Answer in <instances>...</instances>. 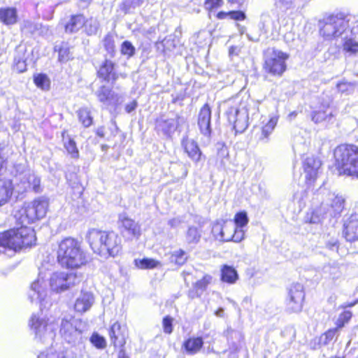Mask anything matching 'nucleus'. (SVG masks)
I'll return each instance as SVG.
<instances>
[{
	"instance_id": "f3484780",
	"label": "nucleus",
	"mask_w": 358,
	"mask_h": 358,
	"mask_svg": "<svg viewBox=\"0 0 358 358\" xmlns=\"http://www.w3.org/2000/svg\"><path fill=\"white\" fill-rule=\"evenodd\" d=\"M245 237V231L241 229H236L234 224L231 222H227L223 224L222 232L219 236L220 241L241 242Z\"/></svg>"
},
{
	"instance_id": "ddd939ff",
	"label": "nucleus",
	"mask_w": 358,
	"mask_h": 358,
	"mask_svg": "<svg viewBox=\"0 0 358 358\" xmlns=\"http://www.w3.org/2000/svg\"><path fill=\"white\" fill-rule=\"evenodd\" d=\"M331 101V99L328 97L321 102L318 109L312 112L311 117L315 123H320L322 122L329 123L333 122L336 115L334 110L330 108Z\"/></svg>"
},
{
	"instance_id": "37998d69",
	"label": "nucleus",
	"mask_w": 358,
	"mask_h": 358,
	"mask_svg": "<svg viewBox=\"0 0 358 358\" xmlns=\"http://www.w3.org/2000/svg\"><path fill=\"white\" fill-rule=\"evenodd\" d=\"M343 47V50L350 55L356 54L358 52V42L352 38H345Z\"/></svg>"
},
{
	"instance_id": "338daca9",
	"label": "nucleus",
	"mask_w": 358,
	"mask_h": 358,
	"mask_svg": "<svg viewBox=\"0 0 358 358\" xmlns=\"http://www.w3.org/2000/svg\"><path fill=\"white\" fill-rule=\"evenodd\" d=\"M268 135V129L266 126L264 127L262 129L261 136L259 137L260 139H264L266 138Z\"/></svg>"
},
{
	"instance_id": "7c9ffc66",
	"label": "nucleus",
	"mask_w": 358,
	"mask_h": 358,
	"mask_svg": "<svg viewBox=\"0 0 358 358\" xmlns=\"http://www.w3.org/2000/svg\"><path fill=\"white\" fill-rule=\"evenodd\" d=\"M201 237V230L196 227L191 226L187 229L185 233V241L188 245L192 247L200 241Z\"/></svg>"
},
{
	"instance_id": "79ce46f5",
	"label": "nucleus",
	"mask_w": 358,
	"mask_h": 358,
	"mask_svg": "<svg viewBox=\"0 0 358 358\" xmlns=\"http://www.w3.org/2000/svg\"><path fill=\"white\" fill-rule=\"evenodd\" d=\"M79 120L85 127H90L92 123V117L90 111L87 108H80L78 111Z\"/></svg>"
},
{
	"instance_id": "aec40b11",
	"label": "nucleus",
	"mask_w": 358,
	"mask_h": 358,
	"mask_svg": "<svg viewBox=\"0 0 358 358\" xmlns=\"http://www.w3.org/2000/svg\"><path fill=\"white\" fill-rule=\"evenodd\" d=\"M106 231H99L95 229H90L87 234L88 243L94 251L102 257V250L103 249Z\"/></svg>"
},
{
	"instance_id": "4d7b16f0",
	"label": "nucleus",
	"mask_w": 358,
	"mask_h": 358,
	"mask_svg": "<svg viewBox=\"0 0 358 358\" xmlns=\"http://www.w3.org/2000/svg\"><path fill=\"white\" fill-rule=\"evenodd\" d=\"M246 17L245 14L243 11H230L229 12V18L238 21H241L245 20Z\"/></svg>"
},
{
	"instance_id": "5701e85b",
	"label": "nucleus",
	"mask_w": 358,
	"mask_h": 358,
	"mask_svg": "<svg viewBox=\"0 0 358 358\" xmlns=\"http://www.w3.org/2000/svg\"><path fill=\"white\" fill-rule=\"evenodd\" d=\"M343 234L348 241H358V213L350 215L348 222L345 224Z\"/></svg>"
},
{
	"instance_id": "a211bd4d",
	"label": "nucleus",
	"mask_w": 358,
	"mask_h": 358,
	"mask_svg": "<svg viewBox=\"0 0 358 358\" xmlns=\"http://www.w3.org/2000/svg\"><path fill=\"white\" fill-rule=\"evenodd\" d=\"M121 231L129 238H138L141 235V227L132 219L122 214L119 217Z\"/></svg>"
},
{
	"instance_id": "f8f14e48",
	"label": "nucleus",
	"mask_w": 358,
	"mask_h": 358,
	"mask_svg": "<svg viewBox=\"0 0 358 358\" xmlns=\"http://www.w3.org/2000/svg\"><path fill=\"white\" fill-rule=\"evenodd\" d=\"M48 295L47 281L45 276L40 270L38 278L30 285L28 297L32 303H41Z\"/></svg>"
},
{
	"instance_id": "4468645a",
	"label": "nucleus",
	"mask_w": 358,
	"mask_h": 358,
	"mask_svg": "<svg viewBox=\"0 0 358 358\" xmlns=\"http://www.w3.org/2000/svg\"><path fill=\"white\" fill-rule=\"evenodd\" d=\"M104 246L102 250V257H115L120 252L121 238L113 231H106Z\"/></svg>"
},
{
	"instance_id": "ea45409f",
	"label": "nucleus",
	"mask_w": 358,
	"mask_h": 358,
	"mask_svg": "<svg viewBox=\"0 0 358 358\" xmlns=\"http://www.w3.org/2000/svg\"><path fill=\"white\" fill-rule=\"evenodd\" d=\"M248 221L249 220L246 212L241 211L235 215L234 222L233 223L234 224L236 229H243V227L247 226Z\"/></svg>"
},
{
	"instance_id": "bb28decb",
	"label": "nucleus",
	"mask_w": 358,
	"mask_h": 358,
	"mask_svg": "<svg viewBox=\"0 0 358 358\" xmlns=\"http://www.w3.org/2000/svg\"><path fill=\"white\" fill-rule=\"evenodd\" d=\"M178 124L177 118L164 120L162 118L157 121L156 128L164 135L170 136L176 129Z\"/></svg>"
},
{
	"instance_id": "5fc2aeb1",
	"label": "nucleus",
	"mask_w": 358,
	"mask_h": 358,
	"mask_svg": "<svg viewBox=\"0 0 358 358\" xmlns=\"http://www.w3.org/2000/svg\"><path fill=\"white\" fill-rule=\"evenodd\" d=\"M103 45L108 52H114L115 43L112 36H106L103 40Z\"/></svg>"
},
{
	"instance_id": "2eb2a0df",
	"label": "nucleus",
	"mask_w": 358,
	"mask_h": 358,
	"mask_svg": "<svg viewBox=\"0 0 358 358\" xmlns=\"http://www.w3.org/2000/svg\"><path fill=\"white\" fill-rule=\"evenodd\" d=\"M321 162L314 156L307 157L303 162L305 180L308 186H311L315 181Z\"/></svg>"
},
{
	"instance_id": "69168bd1",
	"label": "nucleus",
	"mask_w": 358,
	"mask_h": 358,
	"mask_svg": "<svg viewBox=\"0 0 358 358\" xmlns=\"http://www.w3.org/2000/svg\"><path fill=\"white\" fill-rule=\"evenodd\" d=\"M49 32V28L46 26H43L41 24V28H39V31H38L37 34L41 36H46Z\"/></svg>"
},
{
	"instance_id": "1a4fd4ad",
	"label": "nucleus",
	"mask_w": 358,
	"mask_h": 358,
	"mask_svg": "<svg viewBox=\"0 0 358 358\" xmlns=\"http://www.w3.org/2000/svg\"><path fill=\"white\" fill-rule=\"evenodd\" d=\"M79 282L76 273L59 271L51 274L49 285L52 291L59 293L69 289Z\"/></svg>"
},
{
	"instance_id": "49530a36",
	"label": "nucleus",
	"mask_w": 358,
	"mask_h": 358,
	"mask_svg": "<svg viewBox=\"0 0 358 358\" xmlns=\"http://www.w3.org/2000/svg\"><path fill=\"white\" fill-rule=\"evenodd\" d=\"M90 341L92 345L98 349H103L106 347V341L105 338L97 333H93Z\"/></svg>"
},
{
	"instance_id": "9d476101",
	"label": "nucleus",
	"mask_w": 358,
	"mask_h": 358,
	"mask_svg": "<svg viewBox=\"0 0 358 358\" xmlns=\"http://www.w3.org/2000/svg\"><path fill=\"white\" fill-rule=\"evenodd\" d=\"M305 299L303 286L300 283H294L288 288L285 301V308L289 313H299L303 308Z\"/></svg>"
},
{
	"instance_id": "c85d7f7f",
	"label": "nucleus",
	"mask_w": 358,
	"mask_h": 358,
	"mask_svg": "<svg viewBox=\"0 0 358 358\" xmlns=\"http://www.w3.org/2000/svg\"><path fill=\"white\" fill-rule=\"evenodd\" d=\"M13 185L9 179H0V206L6 204L12 195Z\"/></svg>"
},
{
	"instance_id": "473e14b6",
	"label": "nucleus",
	"mask_w": 358,
	"mask_h": 358,
	"mask_svg": "<svg viewBox=\"0 0 358 358\" xmlns=\"http://www.w3.org/2000/svg\"><path fill=\"white\" fill-rule=\"evenodd\" d=\"M113 63L111 61L105 60L98 71L99 76L104 80H115V74L113 72Z\"/></svg>"
},
{
	"instance_id": "3c124183",
	"label": "nucleus",
	"mask_w": 358,
	"mask_h": 358,
	"mask_svg": "<svg viewBox=\"0 0 358 358\" xmlns=\"http://www.w3.org/2000/svg\"><path fill=\"white\" fill-rule=\"evenodd\" d=\"M212 280V278L210 275H206L203 276V278L199 280H198L196 284L195 287L197 289H204L208 285L210 282Z\"/></svg>"
},
{
	"instance_id": "603ef678",
	"label": "nucleus",
	"mask_w": 358,
	"mask_h": 358,
	"mask_svg": "<svg viewBox=\"0 0 358 358\" xmlns=\"http://www.w3.org/2000/svg\"><path fill=\"white\" fill-rule=\"evenodd\" d=\"M223 3L222 0H206L205 7L209 10L220 8Z\"/></svg>"
},
{
	"instance_id": "f03ea898",
	"label": "nucleus",
	"mask_w": 358,
	"mask_h": 358,
	"mask_svg": "<svg viewBox=\"0 0 358 358\" xmlns=\"http://www.w3.org/2000/svg\"><path fill=\"white\" fill-rule=\"evenodd\" d=\"M315 196L320 203L314 207L309 217L310 223L318 224L324 219L335 217L344 209L345 199L340 194L321 187Z\"/></svg>"
},
{
	"instance_id": "a878e982",
	"label": "nucleus",
	"mask_w": 358,
	"mask_h": 358,
	"mask_svg": "<svg viewBox=\"0 0 358 358\" xmlns=\"http://www.w3.org/2000/svg\"><path fill=\"white\" fill-rule=\"evenodd\" d=\"M203 346V340L202 337H189L185 340L182 349L188 355H194L199 352Z\"/></svg>"
},
{
	"instance_id": "f257e3e1",
	"label": "nucleus",
	"mask_w": 358,
	"mask_h": 358,
	"mask_svg": "<svg viewBox=\"0 0 358 358\" xmlns=\"http://www.w3.org/2000/svg\"><path fill=\"white\" fill-rule=\"evenodd\" d=\"M48 206V200L40 196L24 203L15 211L14 217L22 226L0 234V254L11 257L17 251L34 245L36 242L35 232L32 228L26 225L43 218Z\"/></svg>"
},
{
	"instance_id": "8fccbe9b",
	"label": "nucleus",
	"mask_w": 358,
	"mask_h": 358,
	"mask_svg": "<svg viewBox=\"0 0 358 358\" xmlns=\"http://www.w3.org/2000/svg\"><path fill=\"white\" fill-rule=\"evenodd\" d=\"M38 358H66L64 352L57 351L53 348L48 350L45 352L41 354Z\"/></svg>"
},
{
	"instance_id": "cd10ccee",
	"label": "nucleus",
	"mask_w": 358,
	"mask_h": 358,
	"mask_svg": "<svg viewBox=\"0 0 358 358\" xmlns=\"http://www.w3.org/2000/svg\"><path fill=\"white\" fill-rule=\"evenodd\" d=\"M18 20L17 11L15 8L5 7L0 8V21L9 26L17 23Z\"/></svg>"
},
{
	"instance_id": "864d4df0",
	"label": "nucleus",
	"mask_w": 358,
	"mask_h": 358,
	"mask_svg": "<svg viewBox=\"0 0 358 358\" xmlns=\"http://www.w3.org/2000/svg\"><path fill=\"white\" fill-rule=\"evenodd\" d=\"M173 319L171 317L166 316L163 320V329L166 334H171L173 331Z\"/></svg>"
},
{
	"instance_id": "13d9d810",
	"label": "nucleus",
	"mask_w": 358,
	"mask_h": 358,
	"mask_svg": "<svg viewBox=\"0 0 358 358\" xmlns=\"http://www.w3.org/2000/svg\"><path fill=\"white\" fill-rule=\"evenodd\" d=\"M222 228H223V224H222L219 222L215 223L213 226L212 233H213L214 237L217 240H219V236H221V234H222Z\"/></svg>"
},
{
	"instance_id": "2f4dec72",
	"label": "nucleus",
	"mask_w": 358,
	"mask_h": 358,
	"mask_svg": "<svg viewBox=\"0 0 358 358\" xmlns=\"http://www.w3.org/2000/svg\"><path fill=\"white\" fill-rule=\"evenodd\" d=\"M238 275L234 268L228 265H224L221 269L222 281L234 284L238 280Z\"/></svg>"
},
{
	"instance_id": "6ab92c4d",
	"label": "nucleus",
	"mask_w": 358,
	"mask_h": 358,
	"mask_svg": "<svg viewBox=\"0 0 358 358\" xmlns=\"http://www.w3.org/2000/svg\"><path fill=\"white\" fill-rule=\"evenodd\" d=\"M210 120L211 110L209 106L205 104L200 110L198 117V125L201 134L207 138V142H209L211 135Z\"/></svg>"
},
{
	"instance_id": "dca6fc26",
	"label": "nucleus",
	"mask_w": 358,
	"mask_h": 358,
	"mask_svg": "<svg viewBox=\"0 0 358 358\" xmlns=\"http://www.w3.org/2000/svg\"><path fill=\"white\" fill-rule=\"evenodd\" d=\"M288 55L286 53L273 50L271 58L270 59V74L281 76L286 70V60Z\"/></svg>"
},
{
	"instance_id": "0eeeda50",
	"label": "nucleus",
	"mask_w": 358,
	"mask_h": 358,
	"mask_svg": "<svg viewBox=\"0 0 358 358\" xmlns=\"http://www.w3.org/2000/svg\"><path fill=\"white\" fill-rule=\"evenodd\" d=\"M15 176L13 189L20 193L33 191L36 193L41 192L40 176L33 170L28 168L26 164H18L15 166Z\"/></svg>"
},
{
	"instance_id": "de8ad7c7",
	"label": "nucleus",
	"mask_w": 358,
	"mask_h": 358,
	"mask_svg": "<svg viewBox=\"0 0 358 358\" xmlns=\"http://www.w3.org/2000/svg\"><path fill=\"white\" fill-rule=\"evenodd\" d=\"M135 47L128 41H124L120 48V52L122 55L126 56L127 58H130L135 54Z\"/></svg>"
},
{
	"instance_id": "c03bdc74",
	"label": "nucleus",
	"mask_w": 358,
	"mask_h": 358,
	"mask_svg": "<svg viewBox=\"0 0 358 358\" xmlns=\"http://www.w3.org/2000/svg\"><path fill=\"white\" fill-rule=\"evenodd\" d=\"M163 47V51L164 53L173 51L177 45V41L175 37L169 36L165 38L160 43Z\"/></svg>"
},
{
	"instance_id": "4be33fe9",
	"label": "nucleus",
	"mask_w": 358,
	"mask_h": 358,
	"mask_svg": "<svg viewBox=\"0 0 358 358\" xmlns=\"http://www.w3.org/2000/svg\"><path fill=\"white\" fill-rule=\"evenodd\" d=\"M96 94L99 100L106 106H115L122 102V97L105 87H101L96 92Z\"/></svg>"
},
{
	"instance_id": "774afa93",
	"label": "nucleus",
	"mask_w": 358,
	"mask_h": 358,
	"mask_svg": "<svg viewBox=\"0 0 358 358\" xmlns=\"http://www.w3.org/2000/svg\"><path fill=\"white\" fill-rule=\"evenodd\" d=\"M229 17V12L220 11L217 14V17L220 20L225 19Z\"/></svg>"
},
{
	"instance_id": "052dcab7",
	"label": "nucleus",
	"mask_w": 358,
	"mask_h": 358,
	"mask_svg": "<svg viewBox=\"0 0 358 358\" xmlns=\"http://www.w3.org/2000/svg\"><path fill=\"white\" fill-rule=\"evenodd\" d=\"M352 317V313L350 310L343 311L339 316V321L343 323L348 322Z\"/></svg>"
},
{
	"instance_id": "20e7f679",
	"label": "nucleus",
	"mask_w": 358,
	"mask_h": 358,
	"mask_svg": "<svg viewBox=\"0 0 358 358\" xmlns=\"http://www.w3.org/2000/svg\"><path fill=\"white\" fill-rule=\"evenodd\" d=\"M57 260L63 267L71 268H79L87 262L80 243L73 238H66L59 243Z\"/></svg>"
},
{
	"instance_id": "a19ab883",
	"label": "nucleus",
	"mask_w": 358,
	"mask_h": 358,
	"mask_svg": "<svg viewBox=\"0 0 358 358\" xmlns=\"http://www.w3.org/2000/svg\"><path fill=\"white\" fill-rule=\"evenodd\" d=\"M187 259L186 252L181 249L174 251L171 256V262L179 266L183 265Z\"/></svg>"
},
{
	"instance_id": "72a5a7b5",
	"label": "nucleus",
	"mask_w": 358,
	"mask_h": 358,
	"mask_svg": "<svg viewBox=\"0 0 358 358\" xmlns=\"http://www.w3.org/2000/svg\"><path fill=\"white\" fill-rule=\"evenodd\" d=\"M134 264L136 267L141 269H152L161 266L160 262L151 258L136 259Z\"/></svg>"
},
{
	"instance_id": "f704fd0d",
	"label": "nucleus",
	"mask_w": 358,
	"mask_h": 358,
	"mask_svg": "<svg viewBox=\"0 0 358 358\" xmlns=\"http://www.w3.org/2000/svg\"><path fill=\"white\" fill-rule=\"evenodd\" d=\"M41 28V23H36L30 20H24L21 24L22 32L26 34H36Z\"/></svg>"
},
{
	"instance_id": "e2e57ef3",
	"label": "nucleus",
	"mask_w": 358,
	"mask_h": 358,
	"mask_svg": "<svg viewBox=\"0 0 358 358\" xmlns=\"http://www.w3.org/2000/svg\"><path fill=\"white\" fill-rule=\"evenodd\" d=\"M137 106V103L136 101H133L129 103H127L125 106V110L127 113H131L134 110Z\"/></svg>"
},
{
	"instance_id": "bf43d9fd",
	"label": "nucleus",
	"mask_w": 358,
	"mask_h": 358,
	"mask_svg": "<svg viewBox=\"0 0 358 358\" xmlns=\"http://www.w3.org/2000/svg\"><path fill=\"white\" fill-rule=\"evenodd\" d=\"M293 0H278V5L281 9L287 10L292 7Z\"/></svg>"
},
{
	"instance_id": "e433bc0d",
	"label": "nucleus",
	"mask_w": 358,
	"mask_h": 358,
	"mask_svg": "<svg viewBox=\"0 0 358 358\" xmlns=\"http://www.w3.org/2000/svg\"><path fill=\"white\" fill-rule=\"evenodd\" d=\"M64 138V146L67 152V153L71 155V157L73 159H78L79 157V151L77 148L76 143L75 141L70 137L66 141Z\"/></svg>"
},
{
	"instance_id": "c9c22d12",
	"label": "nucleus",
	"mask_w": 358,
	"mask_h": 358,
	"mask_svg": "<svg viewBox=\"0 0 358 358\" xmlns=\"http://www.w3.org/2000/svg\"><path fill=\"white\" fill-rule=\"evenodd\" d=\"M35 85L43 90H49L50 87V80L47 75L38 73L34 77Z\"/></svg>"
},
{
	"instance_id": "7ed1b4c3",
	"label": "nucleus",
	"mask_w": 358,
	"mask_h": 358,
	"mask_svg": "<svg viewBox=\"0 0 358 358\" xmlns=\"http://www.w3.org/2000/svg\"><path fill=\"white\" fill-rule=\"evenodd\" d=\"M350 24H358V15H347L339 12L334 13L324 19V24L320 29L321 35L326 39L330 40L341 37L345 38L348 32L355 33V26L350 28Z\"/></svg>"
},
{
	"instance_id": "b1692460",
	"label": "nucleus",
	"mask_w": 358,
	"mask_h": 358,
	"mask_svg": "<svg viewBox=\"0 0 358 358\" xmlns=\"http://www.w3.org/2000/svg\"><path fill=\"white\" fill-rule=\"evenodd\" d=\"M109 336L115 347H123L126 343V329L116 322L110 328Z\"/></svg>"
},
{
	"instance_id": "6e6d98bb",
	"label": "nucleus",
	"mask_w": 358,
	"mask_h": 358,
	"mask_svg": "<svg viewBox=\"0 0 358 358\" xmlns=\"http://www.w3.org/2000/svg\"><path fill=\"white\" fill-rule=\"evenodd\" d=\"M338 242L336 238L331 237L329 240L325 242V246L330 250L337 251L338 248Z\"/></svg>"
},
{
	"instance_id": "c756f323",
	"label": "nucleus",
	"mask_w": 358,
	"mask_h": 358,
	"mask_svg": "<svg viewBox=\"0 0 358 358\" xmlns=\"http://www.w3.org/2000/svg\"><path fill=\"white\" fill-rule=\"evenodd\" d=\"M85 17L83 15H73L65 25V31L68 33H75L83 28Z\"/></svg>"
},
{
	"instance_id": "423d86ee",
	"label": "nucleus",
	"mask_w": 358,
	"mask_h": 358,
	"mask_svg": "<svg viewBox=\"0 0 358 358\" xmlns=\"http://www.w3.org/2000/svg\"><path fill=\"white\" fill-rule=\"evenodd\" d=\"M336 165L345 175L358 178V147L355 145L341 144L334 151Z\"/></svg>"
},
{
	"instance_id": "a18cd8bd",
	"label": "nucleus",
	"mask_w": 358,
	"mask_h": 358,
	"mask_svg": "<svg viewBox=\"0 0 358 358\" xmlns=\"http://www.w3.org/2000/svg\"><path fill=\"white\" fill-rule=\"evenodd\" d=\"M98 25V22L95 19L90 18L86 20L85 18V24L83 28L87 34L92 35L96 34Z\"/></svg>"
},
{
	"instance_id": "58836bf2",
	"label": "nucleus",
	"mask_w": 358,
	"mask_h": 358,
	"mask_svg": "<svg viewBox=\"0 0 358 358\" xmlns=\"http://www.w3.org/2000/svg\"><path fill=\"white\" fill-rule=\"evenodd\" d=\"M337 329H329L324 334H322L318 338V345H327L335 338Z\"/></svg>"
},
{
	"instance_id": "6e6552de",
	"label": "nucleus",
	"mask_w": 358,
	"mask_h": 358,
	"mask_svg": "<svg viewBox=\"0 0 358 358\" xmlns=\"http://www.w3.org/2000/svg\"><path fill=\"white\" fill-rule=\"evenodd\" d=\"M85 325L83 321L73 316L65 317L61 322L60 333L62 338L69 344L77 345L83 343Z\"/></svg>"
},
{
	"instance_id": "39448f33",
	"label": "nucleus",
	"mask_w": 358,
	"mask_h": 358,
	"mask_svg": "<svg viewBox=\"0 0 358 358\" xmlns=\"http://www.w3.org/2000/svg\"><path fill=\"white\" fill-rule=\"evenodd\" d=\"M29 327L34 334L37 342L52 343L58 327L57 320L53 317L43 315L42 313H34L29 320Z\"/></svg>"
},
{
	"instance_id": "4c0bfd02",
	"label": "nucleus",
	"mask_w": 358,
	"mask_h": 358,
	"mask_svg": "<svg viewBox=\"0 0 358 358\" xmlns=\"http://www.w3.org/2000/svg\"><path fill=\"white\" fill-rule=\"evenodd\" d=\"M55 50L58 51V57L60 62H66L72 57L71 49L66 43L56 46Z\"/></svg>"
},
{
	"instance_id": "393cba45",
	"label": "nucleus",
	"mask_w": 358,
	"mask_h": 358,
	"mask_svg": "<svg viewBox=\"0 0 358 358\" xmlns=\"http://www.w3.org/2000/svg\"><path fill=\"white\" fill-rule=\"evenodd\" d=\"M182 145L188 157L193 162H198L200 161L202 152L194 140L185 137L182 141Z\"/></svg>"
},
{
	"instance_id": "09e8293b",
	"label": "nucleus",
	"mask_w": 358,
	"mask_h": 358,
	"mask_svg": "<svg viewBox=\"0 0 358 358\" xmlns=\"http://www.w3.org/2000/svg\"><path fill=\"white\" fill-rule=\"evenodd\" d=\"M355 87L356 86L355 83L346 81L340 82L337 85L338 90L341 93H352L355 90Z\"/></svg>"
},
{
	"instance_id": "0e129e2a",
	"label": "nucleus",
	"mask_w": 358,
	"mask_h": 358,
	"mask_svg": "<svg viewBox=\"0 0 358 358\" xmlns=\"http://www.w3.org/2000/svg\"><path fill=\"white\" fill-rule=\"evenodd\" d=\"M330 269L332 270L331 272V278L333 280L338 279L341 275V273L338 269L336 267H330Z\"/></svg>"
},
{
	"instance_id": "9b49d317",
	"label": "nucleus",
	"mask_w": 358,
	"mask_h": 358,
	"mask_svg": "<svg viewBox=\"0 0 358 358\" xmlns=\"http://www.w3.org/2000/svg\"><path fill=\"white\" fill-rule=\"evenodd\" d=\"M228 120L234 124L236 133H243L248 126V113L245 107L230 106L226 112Z\"/></svg>"
},
{
	"instance_id": "680f3d73",
	"label": "nucleus",
	"mask_w": 358,
	"mask_h": 358,
	"mask_svg": "<svg viewBox=\"0 0 358 358\" xmlns=\"http://www.w3.org/2000/svg\"><path fill=\"white\" fill-rule=\"evenodd\" d=\"M144 0H127L129 7L140 6L143 4Z\"/></svg>"
},
{
	"instance_id": "412c9836",
	"label": "nucleus",
	"mask_w": 358,
	"mask_h": 358,
	"mask_svg": "<svg viewBox=\"0 0 358 358\" xmlns=\"http://www.w3.org/2000/svg\"><path fill=\"white\" fill-rule=\"evenodd\" d=\"M94 303V296L90 292H81L74 303V310L83 314L88 311Z\"/></svg>"
}]
</instances>
